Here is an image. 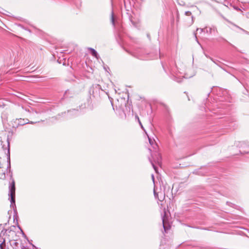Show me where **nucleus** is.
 Returning <instances> with one entry per match:
<instances>
[{"mask_svg": "<svg viewBox=\"0 0 249 249\" xmlns=\"http://www.w3.org/2000/svg\"><path fill=\"white\" fill-rule=\"evenodd\" d=\"M233 25H234V26H235V27H236L237 28H239L240 30H242V31H244V29H243L242 28H240V27H238V26L235 25V24H233Z\"/></svg>", "mask_w": 249, "mask_h": 249, "instance_id": "obj_29", "label": "nucleus"}, {"mask_svg": "<svg viewBox=\"0 0 249 249\" xmlns=\"http://www.w3.org/2000/svg\"><path fill=\"white\" fill-rule=\"evenodd\" d=\"M7 230L3 229L0 233V236H1L2 235H4L5 233L6 232Z\"/></svg>", "mask_w": 249, "mask_h": 249, "instance_id": "obj_22", "label": "nucleus"}, {"mask_svg": "<svg viewBox=\"0 0 249 249\" xmlns=\"http://www.w3.org/2000/svg\"><path fill=\"white\" fill-rule=\"evenodd\" d=\"M88 50L89 51L90 54L94 57H95L97 60L100 58L99 55L97 52L92 48H88Z\"/></svg>", "mask_w": 249, "mask_h": 249, "instance_id": "obj_11", "label": "nucleus"}, {"mask_svg": "<svg viewBox=\"0 0 249 249\" xmlns=\"http://www.w3.org/2000/svg\"><path fill=\"white\" fill-rule=\"evenodd\" d=\"M182 19L185 25L187 26H190L194 23V17L192 13L189 11L184 12Z\"/></svg>", "mask_w": 249, "mask_h": 249, "instance_id": "obj_3", "label": "nucleus"}, {"mask_svg": "<svg viewBox=\"0 0 249 249\" xmlns=\"http://www.w3.org/2000/svg\"><path fill=\"white\" fill-rule=\"evenodd\" d=\"M18 227L20 230L21 234H22L23 237H24L25 239H26L27 240H28V238H27V236L24 233V232H23V230L21 229V228L20 227V226L18 225Z\"/></svg>", "mask_w": 249, "mask_h": 249, "instance_id": "obj_18", "label": "nucleus"}, {"mask_svg": "<svg viewBox=\"0 0 249 249\" xmlns=\"http://www.w3.org/2000/svg\"><path fill=\"white\" fill-rule=\"evenodd\" d=\"M200 31L199 33H201L202 32H205V31H206V27L205 28H197L196 29V31L198 32V31Z\"/></svg>", "mask_w": 249, "mask_h": 249, "instance_id": "obj_20", "label": "nucleus"}, {"mask_svg": "<svg viewBox=\"0 0 249 249\" xmlns=\"http://www.w3.org/2000/svg\"><path fill=\"white\" fill-rule=\"evenodd\" d=\"M88 103H86V102H84L83 104H82L81 105H80L79 106V110H80V111L82 110H83V109H85V108H86L88 106V105L89 103V102L90 101V99H88Z\"/></svg>", "mask_w": 249, "mask_h": 249, "instance_id": "obj_13", "label": "nucleus"}, {"mask_svg": "<svg viewBox=\"0 0 249 249\" xmlns=\"http://www.w3.org/2000/svg\"><path fill=\"white\" fill-rule=\"evenodd\" d=\"M207 173V172L205 171V168L204 167L196 169L193 172L194 174L200 176H204Z\"/></svg>", "mask_w": 249, "mask_h": 249, "instance_id": "obj_9", "label": "nucleus"}, {"mask_svg": "<svg viewBox=\"0 0 249 249\" xmlns=\"http://www.w3.org/2000/svg\"><path fill=\"white\" fill-rule=\"evenodd\" d=\"M17 120L18 121V125H23L25 124H35L39 122V121H36V122L29 121L28 120V119H24L20 118V119H17Z\"/></svg>", "mask_w": 249, "mask_h": 249, "instance_id": "obj_7", "label": "nucleus"}, {"mask_svg": "<svg viewBox=\"0 0 249 249\" xmlns=\"http://www.w3.org/2000/svg\"><path fill=\"white\" fill-rule=\"evenodd\" d=\"M210 59L216 65H217L218 66H219V67H220L221 68H222L223 70L225 71H227L224 68H223L221 66V62L218 61V60H216V59H213V58L212 57H210Z\"/></svg>", "mask_w": 249, "mask_h": 249, "instance_id": "obj_15", "label": "nucleus"}, {"mask_svg": "<svg viewBox=\"0 0 249 249\" xmlns=\"http://www.w3.org/2000/svg\"><path fill=\"white\" fill-rule=\"evenodd\" d=\"M226 204L227 205H228V206H230V207H231L232 208H234L235 209H238V206L231 202H229V201H227L226 202Z\"/></svg>", "mask_w": 249, "mask_h": 249, "instance_id": "obj_17", "label": "nucleus"}, {"mask_svg": "<svg viewBox=\"0 0 249 249\" xmlns=\"http://www.w3.org/2000/svg\"><path fill=\"white\" fill-rule=\"evenodd\" d=\"M7 162L8 166L7 167V170L9 169L10 170L11 164H10V149L9 147L8 149V153L7 154Z\"/></svg>", "mask_w": 249, "mask_h": 249, "instance_id": "obj_14", "label": "nucleus"}, {"mask_svg": "<svg viewBox=\"0 0 249 249\" xmlns=\"http://www.w3.org/2000/svg\"><path fill=\"white\" fill-rule=\"evenodd\" d=\"M154 194L155 197H156V195H158L157 194L155 191L154 192Z\"/></svg>", "mask_w": 249, "mask_h": 249, "instance_id": "obj_31", "label": "nucleus"}, {"mask_svg": "<svg viewBox=\"0 0 249 249\" xmlns=\"http://www.w3.org/2000/svg\"><path fill=\"white\" fill-rule=\"evenodd\" d=\"M0 249H6L5 240L4 238H0Z\"/></svg>", "mask_w": 249, "mask_h": 249, "instance_id": "obj_16", "label": "nucleus"}, {"mask_svg": "<svg viewBox=\"0 0 249 249\" xmlns=\"http://www.w3.org/2000/svg\"><path fill=\"white\" fill-rule=\"evenodd\" d=\"M102 90L101 86L99 84L93 85L90 89V92L92 91V94L93 96H96L100 94V91Z\"/></svg>", "mask_w": 249, "mask_h": 249, "instance_id": "obj_6", "label": "nucleus"}, {"mask_svg": "<svg viewBox=\"0 0 249 249\" xmlns=\"http://www.w3.org/2000/svg\"><path fill=\"white\" fill-rule=\"evenodd\" d=\"M136 117L137 118V119H138V122H139V124H140V126H141V128H142L143 130H144V127H143V126H142V123H141V121H140V120L139 118L138 117V116H136Z\"/></svg>", "mask_w": 249, "mask_h": 249, "instance_id": "obj_21", "label": "nucleus"}, {"mask_svg": "<svg viewBox=\"0 0 249 249\" xmlns=\"http://www.w3.org/2000/svg\"><path fill=\"white\" fill-rule=\"evenodd\" d=\"M220 38L222 40H224L226 42H228L227 40H226L225 38H223V37H220Z\"/></svg>", "mask_w": 249, "mask_h": 249, "instance_id": "obj_30", "label": "nucleus"}, {"mask_svg": "<svg viewBox=\"0 0 249 249\" xmlns=\"http://www.w3.org/2000/svg\"><path fill=\"white\" fill-rule=\"evenodd\" d=\"M242 85H243L244 87L245 88V92H244V94H245V95H247L248 93V89H247V86L245 85H244L242 84Z\"/></svg>", "mask_w": 249, "mask_h": 249, "instance_id": "obj_23", "label": "nucleus"}, {"mask_svg": "<svg viewBox=\"0 0 249 249\" xmlns=\"http://www.w3.org/2000/svg\"><path fill=\"white\" fill-rule=\"evenodd\" d=\"M20 249H24V247L23 246H21Z\"/></svg>", "mask_w": 249, "mask_h": 249, "instance_id": "obj_36", "label": "nucleus"}, {"mask_svg": "<svg viewBox=\"0 0 249 249\" xmlns=\"http://www.w3.org/2000/svg\"><path fill=\"white\" fill-rule=\"evenodd\" d=\"M74 94L75 93L73 91L70 89H67L65 91L63 97L64 98H70L73 97Z\"/></svg>", "mask_w": 249, "mask_h": 249, "instance_id": "obj_10", "label": "nucleus"}, {"mask_svg": "<svg viewBox=\"0 0 249 249\" xmlns=\"http://www.w3.org/2000/svg\"><path fill=\"white\" fill-rule=\"evenodd\" d=\"M195 36H196V40L197 41V42H198L197 38L196 36V34H195Z\"/></svg>", "mask_w": 249, "mask_h": 249, "instance_id": "obj_32", "label": "nucleus"}, {"mask_svg": "<svg viewBox=\"0 0 249 249\" xmlns=\"http://www.w3.org/2000/svg\"><path fill=\"white\" fill-rule=\"evenodd\" d=\"M233 8L234 9L236 10L237 11H241V9L239 8H238L237 6H234Z\"/></svg>", "mask_w": 249, "mask_h": 249, "instance_id": "obj_27", "label": "nucleus"}, {"mask_svg": "<svg viewBox=\"0 0 249 249\" xmlns=\"http://www.w3.org/2000/svg\"><path fill=\"white\" fill-rule=\"evenodd\" d=\"M8 196H16L15 182L13 178L9 185Z\"/></svg>", "mask_w": 249, "mask_h": 249, "instance_id": "obj_5", "label": "nucleus"}, {"mask_svg": "<svg viewBox=\"0 0 249 249\" xmlns=\"http://www.w3.org/2000/svg\"><path fill=\"white\" fill-rule=\"evenodd\" d=\"M179 19V16L177 15V20H178Z\"/></svg>", "mask_w": 249, "mask_h": 249, "instance_id": "obj_37", "label": "nucleus"}, {"mask_svg": "<svg viewBox=\"0 0 249 249\" xmlns=\"http://www.w3.org/2000/svg\"><path fill=\"white\" fill-rule=\"evenodd\" d=\"M241 145L242 146V144H244V142H241Z\"/></svg>", "mask_w": 249, "mask_h": 249, "instance_id": "obj_35", "label": "nucleus"}, {"mask_svg": "<svg viewBox=\"0 0 249 249\" xmlns=\"http://www.w3.org/2000/svg\"><path fill=\"white\" fill-rule=\"evenodd\" d=\"M152 158L153 159V161L150 158H148L149 161L151 163L153 169L155 171L156 173H158V167L155 165V163L160 165L161 163V155L158 153H155L154 155H151Z\"/></svg>", "mask_w": 249, "mask_h": 249, "instance_id": "obj_1", "label": "nucleus"}, {"mask_svg": "<svg viewBox=\"0 0 249 249\" xmlns=\"http://www.w3.org/2000/svg\"><path fill=\"white\" fill-rule=\"evenodd\" d=\"M80 114V111L78 108L77 109H71L68 110L67 112H62L61 114H59L58 116H66L67 119H71L72 118L78 116Z\"/></svg>", "mask_w": 249, "mask_h": 249, "instance_id": "obj_2", "label": "nucleus"}, {"mask_svg": "<svg viewBox=\"0 0 249 249\" xmlns=\"http://www.w3.org/2000/svg\"><path fill=\"white\" fill-rule=\"evenodd\" d=\"M162 67H163V69H164V70L166 72V71H165V68L163 65H162Z\"/></svg>", "mask_w": 249, "mask_h": 249, "instance_id": "obj_39", "label": "nucleus"}, {"mask_svg": "<svg viewBox=\"0 0 249 249\" xmlns=\"http://www.w3.org/2000/svg\"><path fill=\"white\" fill-rule=\"evenodd\" d=\"M18 26H20L21 28H23V25H22L21 24H19Z\"/></svg>", "mask_w": 249, "mask_h": 249, "instance_id": "obj_34", "label": "nucleus"}, {"mask_svg": "<svg viewBox=\"0 0 249 249\" xmlns=\"http://www.w3.org/2000/svg\"><path fill=\"white\" fill-rule=\"evenodd\" d=\"M240 152L241 153V154H249V151H246V150L243 151H240Z\"/></svg>", "mask_w": 249, "mask_h": 249, "instance_id": "obj_25", "label": "nucleus"}, {"mask_svg": "<svg viewBox=\"0 0 249 249\" xmlns=\"http://www.w3.org/2000/svg\"><path fill=\"white\" fill-rule=\"evenodd\" d=\"M162 224H163L164 230L165 232H166L167 231H168V230L170 229V226L169 224H166L165 215H164L162 217Z\"/></svg>", "mask_w": 249, "mask_h": 249, "instance_id": "obj_12", "label": "nucleus"}, {"mask_svg": "<svg viewBox=\"0 0 249 249\" xmlns=\"http://www.w3.org/2000/svg\"><path fill=\"white\" fill-rule=\"evenodd\" d=\"M205 33L209 34H213L215 35L217 33V28L215 26H212L210 27H206Z\"/></svg>", "mask_w": 249, "mask_h": 249, "instance_id": "obj_8", "label": "nucleus"}, {"mask_svg": "<svg viewBox=\"0 0 249 249\" xmlns=\"http://www.w3.org/2000/svg\"><path fill=\"white\" fill-rule=\"evenodd\" d=\"M111 23H112V25L114 26H115V19H114V13H113V11H112V12H111Z\"/></svg>", "mask_w": 249, "mask_h": 249, "instance_id": "obj_19", "label": "nucleus"}, {"mask_svg": "<svg viewBox=\"0 0 249 249\" xmlns=\"http://www.w3.org/2000/svg\"><path fill=\"white\" fill-rule=\"evenodd\" d=\"M8 199L10 200L11 204L10 207L13 208L14 210V215L13 218L14 219H16L18 221V212L17 210L16 205V196H9Z\"/></svg>", "mask_w": 249, "mask_h": 249, "instance_id": "obj_4", "label": "nucleus"}, {"mask_svg": "<svg viewBox=\"0 0 249 249\" xmlns=\"http://www.w3.org/2000/svg\"><path fill=\"white\" fill-rule=\"evenodd\" d=\"M151 177H152V180H153V182L154 183L155 182V178H154V176L153 174H152L151 175Z\"/></svg>", "mask_w": 249, "mask_h": 249, "instance_id": "obj_28", "label": "nucleus"}, {"mask_svg": "<svg viewBox=\"0 0 249 249\" xmlns=\"http://www.w3.org/2000/svg\"><path fill=\"white\" fill-rule=\"evenodd\" d=\"M28 241L29 243V244H30L32 245V248H33V249H37V248L36 246H35L34 245H33V244H32V243L30 242V241H29L28 240Z\"/></svg>", "mask_w": 249, "mask_h": 249, "instance_id": "obj_24", "label": "nucleus"}, {"mask_svg": "<svg viewBox=\"0 0 249 249\" xmlns=\"http://www.w3.org/2000/svg\"><path fill=\"white\" fill-rule=\"evenodd\" d=\"M205 55L206 57H207V58H210V57H211L210 56L208 55L207 54H205Z\"/></svg>", "mask_w": 249, "mask_h": 249, "instance_id": "obj_33", "label": "nucleus"}, {"mask_svg": "<svg viewBox=\"0 0 249 249\" xmlns=\"http://www.w3.org/2000/svg\"><path fill=\"white\" fill-rule=\"evenodd\" d=\"M214 88V87H213V88H212V90L211 91V92H212L213 91V89Z\"/></svg>", "mask_w": 249, "mask_h": 249, "instance_id": "obj_38", "label": "nucleus"}, {"mask_svg": "<svg viewBox=\"0 0 249 249\" xmlns=\"http://www.w3.org/2000/svg\"><path fill=\"white\" fill-rule=\"evenodd\" d=\"M148 141H149V143L152 145L153 144V141L149 137H148Z\"/></svg>", "mask_w": 249, "mask_h": 249, "instance_id": "obj_26", "label": "nucleus"}]
</instances>
